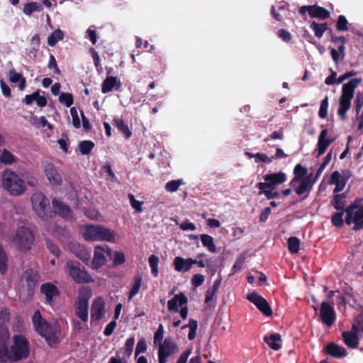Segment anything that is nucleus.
I'll return each mask as SVG.
<instances>
[{
    "instance_id": "nucleus-11",
    "label": "nucleus",
    "mask_w": 363,
    "mask_h": 363,
    "mask_svg": "<svg viewBox=\"0 0 363 363\" xmlns=\"http://www.w3.org/2000/svg\"><path fill=\"white\" fill-rule=\"evenodd\" d=\"M179 346L171 337L164 339L162 343L159 345L158 347V362L159 363H166L167 359L178 353Z\"/></svg>"
},
{
    "instance_id": "nucleus-57",
    "label": "nucleus",
    "mask_w": 363,
    "mask_h": 363,
    "mask_svg": "<svg viewBox=\"0 0 363 363\" xmlns=\"http://www.w3.org/2000/svg\"><path fill=\"white\" fill-rule=\"evenodd\" d=\"M9 350L8 341L0 340V362H4Z\"/></svg>"
},
{
    "instance_id": "nucleus-45",
    "label": "nucleus",
    "mask_w": 363,
    "mask_h": 363,
    "mask_svg": "<svg viewBox=\"0 0 363 363\" xmlns=\"http://www.w3.org/2000/svg\"><path fill=\"white\" fill-rule=\"evenodd\" d=\"M289 251L292 253H297L299 250L300 240L296 237H290L287 241Z\"/></svg>"
},
{
    "instance_id": "nucleus-39",
    "label": "nucleus",
    "mask_w": 363,
    "mask_h": 363,
    "mask_svg": "<svg viewBox=\"0 0 363 363\" xmlns=\"http://www.w3.org/2000/svg\"><path fill=\"white\" fill-rule=\"evenodd\" d=\"M64 33L60 29L54 30L48 38V44L53 47L59 40L64 38Z\"/></svg>"
},
{
    "instance_id": "nucleus-63",
    "label": "nucleus",
    "mask_w": 363,
    "mask_h": 363,
    "mask_svg": "<svg viewBox=\"0 0 363 363\" xmlns=\"http://www.w3.org/2000/svg\"><path fill=\"white\" fill-rule=\"evenodd\" d=\"M355 111L357 115L359 114V112L363 106V93L358 92L356 95L354 100Z\"/></svg>"
},
{
    "instance_id": "nucleus-49",
    "label": "nucleus",
    "mask_w": 363,
    "mask_h": 363,
    "mask_svg": "<svg viewBox=\"0 0 363 363\" xmlns=\"http://www.w3.org/2000/svg\"><path fill=\"white\" fill-rule=\"evenodd\" d=\"M329 103H328V96H326L320 103V109L318 111V116L320 118L325 119L328 116V108Z\"/></svg>"
},
{
    "instance_id": "nucleus-16",
    "label": "nucleus",
    "mask_w": 363,
    "mask_h": 363,
    "mask_svg": "<svg viewBox=\"0 0 363 363\" xmlns=\"http://www.w3.org/2000/svg\"><path fill=\"white\" fill-rule=\"evenodd\" d=\"M44 173L52 186H60L62 178L57 168L52 163H48L44 167Z\"/></svg>"
},
{
    "instance_id": "nucleus-47",
    "label": "nucleus",
    "mask_w": 363,
    "mask_h": 363,
    "mask_svg": "<svg viewBox=\"0 0 363 363\" xmlns=\"http://www.w3.org/2000/svg\"><path fill=\"white\" fill-rule=\"evenodd\" d=\"M264 194L268 199H277L279 196V194L275 190V188H266L264 189H259L258 195Z\"/></svg>"
},
{
    "instance_id": "nucleus-1",
    "label": "nucleus",
    "mask_w": 363,
    "mask_h": 363,
    "mask_svg": "<svg viewBox=\"0 0 363 363\" xmlns=\"http://www.w3.org/2000/svg\"><path fill=\"white\" fill-rule=\"evenodd\" d=\"M32 323L35 331L45 338L51 347H54L59 344L61 329L58 324L48 323L43 318L39 310L34 312L32 316Z\"/></svg>"
},
{
    "instance_id": "nucleus-52",
    "label": "nucleus",
    "mask_w": 363,
    "mask_h": 363,
    "mask_svg": "<svg viewBox=\"0 0 363 363\" xmlns=\"http://www.w3.org/2000/svg\"><path fill=\"white\" fill-rule=\"evenodd\" d=\"M182 179L172 180L168 182L165 185V189L169 192H175L178 190L179 186L182 184Z\"/></svg>"
},
{
    "instance_id": "nucleus-27",
    "label": "nucleus",
    "mask_w": 363,
    "mask_h": 363,
    "mask_svg": "<svg viewBox=\"0 0 363 363\" xmlns=\"http://www.w3.org/2000/svg\"><path fill=\"white\" fill-rule=\"evenodd\" d=\"M24 278L26 279L28 290L29 291H33L39 279L38 272L32 268H29L25 271Z\"/></svg>"
},
{
    "instance_id": "nucleus-56",
    "label": "nucleus",
    "mask_w": 363,
    "mask_h": 363,
    "mask_svg": "<svg viewBox=\"0 0 363 363\" xmlns=\"http://www.w3.org/2000/svg\"><path fill=\"white\" fill-rule=\"evenodd\" d=\"M128 199L132 208H134L136 212L141 213L143 211L142 205L143 202L136 200L135 196L131 194H128Z\"/></svg>"
},
{
    "instance_id": "nucleus-22",
    "label": "nucleus",
    "mask_w": 363,
    "mask_h": 363,
    "mask_svg": "<svg viewBox=\"0 0 363 363\" xmlns=\"http://www.w3.org/2000/svg\"><path fill=\"white\" fill-rule=\"evenodd\" d=\"M121 86V82L116 77H106L101 84V91L106 94L112 91L113 89L119 90Z\"/></svg>"
},
{
    "instance_id": "nucleus-37",
    "label": "nucleus",
    "mask_w": 363,
    "mask_h": 363,
    "mask_svg": "<svg viewBox=\"0 0 363 363\" xmlns=\"http://www.w3.org/2000/svg\"><path fill=\"white\" fill-rule=\"evenodd\" d=\"M310 28L315 33V36L318 38H321L325 32L328 29V26L325 23H318L315 21H313Z\"/></svg>"
},
{
    "instance_id": "nucleus-60",
    "label": "nucleus",
    "mask_w": 363,
    "mask_h": 363,
    "mask_svg": "<svg viewBox=\"0 0 363 363\" xmlns=\"http://www.w3.org/2000/svg\"><path fill=\"white\" fill-rule=\"evenodd\" d=\"M164 336V326L162 324H160L157 331L154 335V343L155 344H160L162 343V339Z\"/></svg>"
},
{
    "instance_id": "nucleus-55",
    "label": "nucleus",
    "mask_w": 363,
    "mask_h": 363,
    "mask_svg": "<svg viewBox=\"0 0 363 363\" xmlns=\"http://www.w3.org/2000/svg\"><path fill=\"white\" fill-rule=\"evenodd\" d=\"M55 235H56L58 238H69V233L68 230L62 226L60 225H55L54 230H53Z\"/></svg>"
},
{
    "instance_id": "nucleus-43",
    "label": "nucleus",
    "mask_w": 363,
    "mask_h": 363,
    "mask_svg": "<svg viewBox=\"0 0 363 363\" xmlns=\"http://www.w3.org/2000/svg\"><path fill=\"white\" fill-rule=\"evenodd\" d=\"M141 284H142V277L139 275L135 276L134 277V284L129 293L128 301L132 300L133 298L138 294L140 286H141Z\"/></svg>"
},
{
    "instance_id": "nucleus-3",
    "label": "nucleus",
    "mask_w": 363,
    "mask_h": 363,
    "mask_svg": "<svg viewBox=\"0 0 363 363\" xmlns=\"http://www.w3.org/2000/svg\"><path fill=\"white\" fill-rule=\"evenodd\" d=\"M2 186L12 196H19L26 191L24 181L14 172L6 169L2 174Z\"/></svg>"
},
{
    "instance_id": "nucleus-50",
    "label": "nucleus",
    "mask_w": 363,
    "mask_h": 363,
    "mask_svg": "<svg viewBox=\"0 0 363 363\" xmlns=\"http://www.w3.org/2000/svg\"><path fill=\"white\" fill-rule=\"evenodd\" d=\"M59 101L67 107H70L73 104V96L69 93L62 92L59 96Z\"/></svg>"
},
{
    "instance_id": "nucleus-4",
    "label": "nucleus",
    "mask_w": 363,
    "mask_h": 363,
    "mask_svg": "<svg viewBox=\"0 0 363 363\" xmlns=\"http://www.w3.org/2000/svg\"><path fill=\"white\" fill-rule=\"evenodd\" d=\"M33 211L43 220L52 217V211L50 207V201L42 192H35L31 196Z\"/></svg>"
},
{
    "instance_id": "nucleus-13",
    "label": "nucleus",
    "mask_w": 363,
    "mask_h": 363,
    "mask_svg": "<svg viewBox=\"0 0 363 363\" xmlns=\"http://www.w3.org/2000/svg\"><path fill=\"white\" fill-rule=\"evenodd\" d=\"M106 256L112 258L111 249L105 245L104 247L97 246L95 247L94 259L92 260V268L98 269L106 263Z\"/></svg>"
},
{
    "instance_id": "nucleus-58",
    "label": "nucleus",
    "mask_w": 363,
    "mask_h": 363,
    "mask_svg": "<svg viewBox=\"0 0 363 363\" xmlns=\"http://www.w3.org/2000/svg\"><path fill=\"white\" fill-rule=\"evenodd\" d=\"M134 345H135L134 337H129L126 340L125 346H124V352H125V354L128 357H130L132 354Z\"/></svg>"
},
{
    "instance_id": "nucleus-28",
    "label": "nucleus",
    "mask_w": 363,
    "mask_h": 363,
    "mask_svg": "<svg viewBox=\"0 0 363 363\" xmlns=\"http://www.w3.org/2000/svg\"><path fill=\"white\" fill-rule=\"evenodd\" d=\"M325 167L323 165H320L315 175L313 173H310L307 178L305 179V182H303L302 186H301L303 189H309V193L312 191L313 185L321 175L322 172L325 169Z\"/></svg>"
},
{
    "instance_id": "nucleus-42",
    "label": "nucleus",
    "mask_w": 363,
    "mask_h": 363,
    "mask_svg": "<svg viewBox=\"0 0 363 363\" xmlns=\"http://www.w3.org/2000/svg\"><path fill=\"white\" fill-rule=\"evenodd\" d=\"M94 143L91 140H83L79 144V149L82 155H89L94 147Z\"/></svg>"
},
{
    "instance_id": "nucleus-62",
    "label": "nucleus",
    "mask_w": 363,
    "mask_h": 363,
    "mask_svg": "<svg viewBox=\"0 0 363 363\" xmlns=\"http://www.w3.org/2000/svg\"><path fill=\"white\" fill-rule=\"evenodd\" d=\"M147 350V344H146V342L145 340L142 338L140 339L138 343H137V345H136V348H135V358H137V357L140 354V353H143L145 352V351Z\"/></svg>"
},
{
    "instance_id": "nucleus-53",
    "label": "nucleus",
    "mask_w": 363,
    "mask_h": 363,
    "mask_svg": "<svg viewBox=\"0 0 363 363\" xmlns=\"http://www.w3.org/2000/svg\"><path fill=\"white\" fill-rule=\"evenodd\" d=\"M46 246L51 254H52L56 257H60L61 251L58 246L56 244H55L52 240H50V239H47Z\"/></svg>"
},
{
    "instance_id": "nucleus-24",
    "label": "nucleus",
    "mask_w": 363,
    "mask_h": 363,
    "mask_svg": "<svg viewBox=\"0 0 363 363\" xmlns=\"http://www.w3.org/2000/svg\"><path fill=\"white\" fill-rule=\"evenodd\" d=\"M324 350L328 354L335 358H342L347 355V350L335 342L328 343Z\"/></svg>"
},
{
    "instance_id": "nucleus-9",
    "label": "nucleus",
    "mask_w": 363,
    "mask_h": 363,
    "mask_svg": "<svg viewBox=\"0 0 363 363\" xmlns=\"http://www.w3.org/2000/svg\"><path fill=\"white\" fill-rule=\"evenodd\" d=\"M345 213V223L347 225L354 223L353 230L355 231L363 229V206L354 201L346 207Z\"/></svg>"
},
{
    "instance_id": "nucleus-36",
    "label": "nucleus",
    "mask_w": 363,
    "mask_h": 363,
    "mask_svg": "<svg viewBox=\"0 0 363 363\" xmlns=\"http://www.w3.org/2000/svg\"><path fill=\"white\" fill-rule=\"evenodd\" d=\"M17 160L18 158L6 149H4L0 155V162L6 165L13 164Z\"/></svg>"
},
{
    "instance_id": "nucleus-33",
    "label": "nucleus",
    "mask_w": 363,
    "mask_h": 363,
    "mask_svg": "<svg viewBox=\"0 0 363 363\" xmlns=\"http://www.w3.org/2000/svg\"><path fill=\"white\" fill-rule=\"evenodd\" d=\"M99 225H86L83 237L86 240H98Z\"/></svg>"
},
{
    "instance_id": "nucleus-21",
    "label": "nucleus",
    "mask_w": 363,
    "mask_h": 363,
    "mask_svg": "<svg viewBox=\"0 0 363 363\" xmlns=\"http://www.w3.org/2000/svg\"><path fill=\"white\" fill-rule=\"evenodd\" d=\"M327 135L328 130L325 128L321 130L318 135L317 143L318 156L323 155L329 145L334 141V139L328 138Z\"/></svg>"
},
{
    "instance_id": "nucleus-54",
    "label": "nucleus",
    "mask_w": 363,
    "mask_h": 363,
    "mask_svg": "<svg viewBox=\"0 0 363 363\" xmlns=\"http://www.w3.org/2000/svg\"><path fill=\"white\" fill-rule=\"evenodd\" d=\"M348 21L346 17L343 15H340L336 24V29L339 31H347L348 30Z\"/></svg>"
},
{
    "instance_id": "nucleus-32",
    "label": "nucleus",
    "mask_w": 363,
    "mask_h": 363,
    "mask_svg": "<svg viewBox=\"0 0 363 363\" xmlns=\"http://www.w3.org/2000/svg\"><path fill=\"white\" fill-rule=\"evenodd\" d=\"M113 125H115L118 130L124 135L126 139L131 136L132 133L123 119L121 118H114Z\"/></svg>"
},
{
    "instance_id": "nucleus-64",
    "label": "nucleus",
    "mask_w": 363,
    "mask_h": 363,
    "mask_svg": "<svg viewBox=\"0 0 363 363\" xmlns=\"http://www.w3.org/2000/svg\"><path fill=\"white\" fill-rule=\"evenodd\" d=\"M245 257L243 255H240L235 261V264L232 267L231 272L232 274L236 273L238 271L241 269L243 267L245 262Z\"/></svg>"
},
{
    "instance_id": "nucleus-20",
    "label": "nucleus",
    "mask_w": 363,
    "mask_h": 363,
    "mask_svg": "<svg viewBox=\"0 0 363 363\" xmlns=\"http://www.w3.org/2000/svg\"><path fill=\"white\" fill-rule=\"evenodd\" d=\"M188 298L183 293L176 294L172 298L168 301L167 308L169 311L177 313L179 312V307H182L186 305Z\"/></svg>"
},
{
    "instance_id": "nucleus-12",
    "label": "nucleus",
    "mask_w": 363,
    "mask_h": 363,
    "mask_svg": "<svg viewBox=\"0 0 363 363\" xmlns=\"http://www.w3.org/2000/svg\"><path fill=\"white\" fill-rule=\"evenodd\" d=\"M264 182H259L256 184L258 189H264L266 188H276L277 186L284 183L286 179V174L283 172L277 173L267 174L263 176Z\"/></svg>"
},
{
    "instance_id": "nucleus-8",
    "label": "nucleus",
    "mask_w": 363,
    "mask_h": 363,
    "mask_svg": "<svg viewBox=\"0 0 363 363\" xmlns=\"http://www.w3.org/2000/svg\"><path fill=\"white\" fill-rule=\"evenodd\" d=\"M91 297V291L89 289L83 288L79 290L75 302V314L83 322L88 320L89 301Z\"/></svg>"
},
{
    "instance_id": "nucleus-15",
    "label": "nucleus",
    "mask_w": 363,
    "mask_h": 363,
    "mask_svg": "<svg viewBox=\"0 0 363 363\" xmlns=\"http://www.w3.org/2000/svg\"><path fill=\"white\" fill-rule=\"evenodd\" d=\"M247 298L254 303L264 315L271 316L272 315V310L267 301L256 292L249 294Z\"/></svg>"
},
{
    "instance_id": "nucleus-35",
    "label": "nucleus",
    "mask_w": 363,
    "mask_h": 363,
    "mask_svg": "<svg viewBox=\"0 0 363 363\" xmlns=\"http://www.w3.org/2000/svg\"><path fill=\"white\" fill-rule=\"evenodd\" d=\"M115 238V234L111 230L99 225L98 240H106L113 242Z\"/></svg>"
},
{
    "instance_id": "nucleus-38",
    "label": "nucleus",
    "mask_w": 363,
    "mask_h": 363,
    "mask_svg": "<svg viewBox=\"0 0 363 363\" xmlns=\"http://www.w3.org/2000/svg\"><path fill=\"white\" fill-rule=\"evenodd\" d=\"M201 241L203 246L206 247L209 252L212 253H215L216 252V247L214 244L213 238L212 236L207 234H201Z\"/></svg>"
},
{
    "instance_id": "nucleus-31",
    "label": "nucleus",
    "mask_w": 363,
    "mask_h": 363,
    "mask_svg": "<svg viewBox=\"0 0 363 363\" xmlns=\"http://www.w3.org/2000/svg\"><path fill=\"white\" fill-rule=\"evenodd\" d=\"M310 16L311 18H317L325 20L329 18L330 12L323 7L317 5H312Z\"/></svg>"
},
{
    "instance_id": "nucleus-30",
    "label": "nucleus",
    "mask_w": 363,
    "mask_h": 363,
    "mask_svg": "<svg viewBox=\"0 0 363 363\" xmlns=\"http://www.w3.org/2000/svg\"><path fill=\"white\" fill-rule=\"evenodd\" d=\"M281 340V336L279 333H272L269 336L264 337V341L274 350H279L281 348V345L279 344Z\"/></svg>"
},
{
    "instance_id": "nucleus-17",
    "label": "nucleus",
    "mask_w": 363,
    "mask_h": 363,
    "mask_svg": "<svg viewBox=\"0 0 363 363\" xmlns=\"http://www.w3.org/2000/svg\"><path fill=\"white\" fill-rule=\"evenodd\" d=\"M105 314V302L101 297L96 298L91 307V321H99Z\"/></svg>"
},
{
    "instance_id": "nucleus-23",
    "label": "nucleus",
    "mask_w": 363,
    "mask_h": 363,
    "mask_svg": "<svg viewBox=\"0 0 363 363\" xmlns=\"http://www.w3.org/2000/svg\"><path fill=\"white\" fill-rule=\"evenodd\" d=\"M193 262L192 258L184 259L182 257L178 256L174 259L173 264L177 272H186L191 269Z\"/></svg>"
},
{
    "instance_id": "nucleus-46",
    "label": "nucleus",
    "mask_w": 363,
    "mask_h": 363,
    "mask_svg": "<svg viewBox=\"0 0 363 363\" xmlns=\"http://www.w3.org/2000/svg\"><path fill=\"white\" fill-rule=\"evenodd\" d=\"M148 262L151 268L152 274L157 277L158 276L159 257L155 255H152L149 257Z\"/></svg>"
},
{
    "instance_id": "nucleus-5",
    "label": "nucleus",
    "mask_w": 363,
    "mask_h": 363,
    "mask_svg": "<svg viewBox=\"0 0 363 363\" xmlns=\"http://www.w3.org/2000/svg\"><path fill=\"white\" fill-rule=\"evenodd\" d=\"M35 236L32 230L25 226L18 227L12 242L21 252H27L32 247Z\"/></svg>"
},
{
    "instance_id": "nucleus-41",
    "label": "nucleus",
    "mask_w": 363,
    "mask_h": 363,
    "mask_svg": "<svg viewBox=\"0 0 363 363\" xmlns=\"http://www.w3.org/2000/svg\"><path fill=\"white\" fill-rule=\"evenodd\" d=\"M351 330L360 333V335H363V313L357 315L352 325Z\"/></svg>"
},
{
    "instance_id": "nucleus-40",
    "label": "nucleus",
    "mask_w": 363,
    "mask_h": 363,
    "mask_svg": "<svg viewBox=\"0 0 363 363\" xmlns=\"http://www.w3.org/2000/svg\"><path fill=\"white\" fill-rule=\"evenodd\" d=\"M186 328H189V332L188 334V338L189 340H193L196 335V330L198 328V322L196 320L190 319L189 320V323L187 325H184L182 327V329H185Z\"/></svg>"
},
{
    "instance_id": "nucleus-48",
    "label": "nucleus",
    "mask_w": 363,
    "mask_h": 363,
    "mask_svg": "<svg viewBox=\"0 0 363 363\" xmlns=\"http://www.w3.org/2000/svg\"><path fill=\"white\" fill-rule=\"evenodd\" d=\"M340 177V174L338 171H335L332 173L331 176H330V181H329V184H335V187L334 189V191L333 192L336 194L337 193L342 191L344 189L343 187H342L341 186H340L337 183V179Z\"/></svg>"
},
{
    "instance_id": "nucleus-51",
    "label": "nucleus",
    "mask_w": 363,
    "mask_h": 363,
    "mask_svg": "<svg viewBox=\"0 0 363 363\" xmlns=\"http://www.w3.org/2000/svg\"><path fill=\"white\" fill-rule=\"evenodd\" d=\"M113 264L114 266L121 265L125 262V256L122 252H112Z\"/></svg>"
},
{
    "instance_id": "nucleus-25",
    "label": "nucleus",
    "mask_w": 363,
    "mask_h": 363,
    "mask_svg": "<svg viewBox=\"0 0 363 363\" xmlns=\"http://www.w3.org/2000/svg\"><path fill=\"white\" fill-rule=\"evenodd\" d=\"M361 82V78H353L344 84L342 88L341 96L353 99L355 89Z\"/></svg>"
},
{
    "instance_id": "nucleus-26",
    "label": "nucleus",
    "mask_w": 363,
    "mask_h": 363,
    "mask_svg": "<svg viewBox=\"0 0 363 363\" xmlns=\"http://www.w3.org/2000/svg\"><path fill=\"white\" fill-rule=\"evenodd\" d=\"M359 335H360V333L354 332L352 330L351 331H344L342 334L344 343L349 348H357L359 342V339L358 337Z\"/></svg>"
},
{
    "instance_id": "nucleus-6",
    "label": "nucleus",
    "mask_w": 363,
    "mask_h": 363,
    "mask_svg": "<svg viewBox=\"0 0 363 363\" xmlns=\"http://www.w3.org/2000/svg\"><path fill=\"white\" fill-rule=\"evenodd\" d=\"M67 272L77 284H89L94 282L91 275L78 261L68 260L66 263Z\"/></svg>"
},
{
    "instance_id": "nucleus-19",
    "label": "nucleus",
    "mask_w": 363,
    "mask_h": 363,
    "mask_svg": "<svg viewBox=\"0 0 363 363\" xmlns=\"http://www.w3.org/2000/svg\"><path fill=\"white\" fill-rule=\"evenodd\" d=\"M40 291L45 296L46 303L51 304L53 298L60 295V291L57 287L51 282H46L41 285Z\"/></svg>"
},
{
    "instance_id": "nucleus-2",
    "label": "nucleus",
    "mask_w": 363,
    "mask_h": 363,
    "mask_svg": "<svg viewBox=\"0 0 363 363\" xmlns=\"http://www.w3.org/2000/svg\"><path fill=\"white\" fill-rule=\"evenodd\" d=\"M29 355V342L28 340L21 335L13 337V344L7 352L4 362H16L28 357Z\"/></svg>"
},
{
    "instance_id": "nucleus-14",
    "label": "nucleus",
    "mask_w": 363,
    "mask_h": 363,
    "mask_svg": "<svg viewBox=\"0 0 363 363\" xmlns=\"http://www.w3.org/2000/svg\"><path fill=\"white\" fill-rule=\"evenodd\" d=\"M320 318L323 324L331 326L335 319L336 313L333 306L328 301H323L320 308Z\"/></svg>"
},
{
    "instance_id": "nucleus-10",
    "label": "nucleus",
    "mask_w": 363,
    "mask_h": 363,
    "mask_svg": "<svg viewBox=\"0 0 363 363\" xmlns=\"http://www.w3.org/2000/svg\"><path fill=\"white\" fill-rule=\"evenodd\" d=\"M332 206L337 211L331 217L332 224L337 228H342L344 225L343 215L345 213L346 196L343 194H336L331 200Z\"/></svg>"
},
{
    "instance_id": "nucleus-44",
    "label": "nucleus",
    "mask_w": 363,
    "mask_h": 363,
    "mask_svg": "<svg viewBox=\"0 0 363 363\" xmlns=\"http://www.w3.org/2000/svg\"><path fill=\"white\" fill-rule=\"evenodd\" d=\"M7 261L6 253L1 245H0V273L1 274H5L8 270Z\"/></svg>"
},
{
    "instance_id": "nucleus-61",
    "label": "nucleus",
    "mask_w": 363,
    "mask_h": 363,
    "mask_svg": "<svg viewBox=\"0 0 363 363\" xmlns=\"http://www.w3.org/2000/svg\"><path fill=\"white\" fill-rule=\"evenodd\" d=\"M48 67L50 69H53L54 74H60L61 73L60 69L57 67L55 57L52 54H50L49 57Z\"/></svg>"
},
{
    "instance_id": "nucleus-29",
    "label": "nucleus",
    "mask_w": 363,
    "mask_h": 363,
    "mask_svg": "<svg viewBox=\"0 0 363 363\" xmlns=\"http://www.w3.org/2000/svg\"><path fill=\"white\" fill-rule=\"evenodd\" d=\"M352 99L346 96H341L339 99V108L337 110V114L340 118L345 121L347 118V112L351 107V101Z\"/></svg>"
},
{
    "instance_id": "nucleus-18",
    "label": "nucleus",
    "mask_w": 363,
    "mask_h": 363,
    "mask_svg": "<svg viewBox=\"0 0 363 363\" xmlns=\"http://www.w3.org/2000/svg\"><path fill=\"white\" fill-rule=\"evenodd\" d=\"M53 211L52 214H57L63 218H72V211L70 208L64 202L54 198L52 201Z\"/></svg>"
},
{
    "instance_id": "nucleus-59",
    "label": "nucleus",
    "mask_w": 363,
    "mask_h": 363,
    "mask_svg": "<svg viewBox=\"0 0 363 363\" xmlns=\"http://www.w3.org/2000/svg\"><path fill=\"white\" fill-rule=\"evenodd\" d=\"M205 281V277L201 274H196L191 278V285L194 288L201 286Z\"/></svg>"
},
{
    "instance_id": "nucleus-7",
    "label": "nucleus",
    "mask_w": 363,
    "mask_h": 363,
    "mask_svg": "<svg viewBox=\"0 0 363 363\" xmlns=\"http://www.w3.org/2000/svg\"><path fill=\"white\" fill-rule=\"evenodd\" d=\"M307 167L301 164H297L294 168V178L291 180L289 185L298 196H303V199L308 197L309 194V189H303V182L308 175Z\"/></svg>"
},
{
    "instance_id": "nucleus-34",
    "label": "nucleus",
    "mask_w": 363,
    "mask_h": 363,
    "mask_svg": "<svg viewBox=\"0 0 363 363\" xmlns=\"http://www.w3.org/2000/svg\"><path fill=\"white\" fill-rule=\"evenodd\" d=\"M43 10V5L35 1L26 3L23 8V12L27 16H30L33 12H40Z\"/></svg>"
}]
</instances>
